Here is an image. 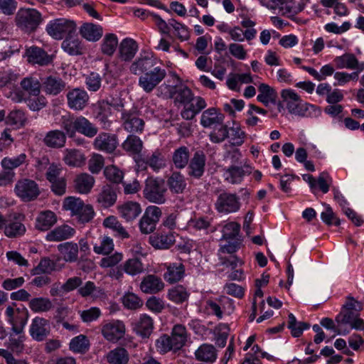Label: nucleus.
I'll return each mask as SVG.
<instances>
[{
	"label": "nucleus",
	"mask_w": 364,
	"mask_h": 364,
	"mask_svg": "<svg viewBox=\"0 0 364 364\" xmlns=\"http://www.w3.org/2000/svg\"><path fill=\"white\" fill-rule=\"evenodd\" d=\"M84 205L80 198L72 196L67 197L63 202V208L67 210H70L73 215L79 212Z\"/></svg>",
	"instance_id": "62"
},
{
	"label": "nucleus",
	"mask_w": 364,
	"mask_h": 364,
	"mask_svg": "<svg viewBox=\"0 0 364 364\" xmlns=\"http://www.w3.org/2000/svg\"><path fill=\"white\" fill-rule=\"evenodd\" d=\"M338 68H348L358 71L364 70V62L359 63L358 58L353 53H346L334 59Z\"/></svg>",
	"instance_id": "25"
},
{
	"label": "nucleus",
	"mask_w": 364,
	"mask_h": 364,
	"mask_svg": "<svg viewBox=\"0 0 364 364\" xmlns=\"http://www.w3.org/2000/svg\"><path fill=\"white\" fill-rule=\"evenodd\" d=\"M138 50L136 42L132 38H127L122 41L119 46V58L124 61H130Z\"/></svg>",
	"instance_id": "31"
},
{
	"label": "nucleus",
	"mask_w": 364,
	"mask_h": 364,
	"mask_svg": "<svg viewBox=\"0 0 364 364\" xmlns=\"http://www.w3.org/2000/svg\"><path fill=\"white\" fill-rule=\"evenodd\" d=\"M162 215L161 210L156 205H150L146 208L144 215L139 221V228L142 233L149 234L153 232L157 223Z\"/></svg>",
	"instance_id": "9"
},
{
	"label": "nucleus",
	"mask_w": 364,
	"mask_h": 364,
	"mask_svg": "<svg viewBox=\"0 0 364 364\" xmlns=\"http://www.w3.org/2000/svg\"><path fill=\"white\" fill-rule=\"evenodd\" d=\"M117 144V136L106 132L100 133L93 141V146L95 149L108 154L114 152Z\"/></svg>",
	"instance_id": "19"
},
{
	"label": "nucleus",
	"mask_w": 364,
	"mask_h": 364,
	"mask_svg": "<svg viewBox=\"0 0 364 364\" xmlns=\"http://www.w3.org/2000/svg\"><path fill=\"white\" fill-rule=\"evenodd\" d=\"M167 185L171 193H183L186 188L185 177L180 172L175 171L167 179Z\"/></svg>",
	"instance_id": "38"
},
{
	"label": "nucleus",
	"mask_w": 364,
	"mask_h": 364,
	"mask_svg": "<svg viewBox=\"0 0 364 364\" xmlns=\"http://www.w3.org/2000/svg\"><path fill=\"white\" fill-rule=\"evenodd\" d=\"M308 1L309 0H273V3L284 14H292L301 11Z\"/></svg>",
	"instance_id": "24"
},
{
	"label": "nucleus",
	"mask_w": 364,
	"mask_h": 364,
	"mask_svg": "<svg viewBox=\"0 0 364 364\" xmlns=\"http://www.w3.org/2000/svg\"><path fill=\"white\" fill-rule=\"evenodd\" d=\"M26 158L25 154H21L16 157L6 156L1 160V165L5 170L13 171L26 163Z\"/></svg>",
	"instance_id": "52"
},
{
	"label": "nucleus",
	"mask_w": 364,
	"mask_h": 364,
	"mask_svg": "<svg viewBox=\"0 0 364 364\" xmlns=\"http://www.w3.org/2000/svg\"><path fill=\"white\" fill-rule=\"evenodd\" d=\"M104 157L99 154H93L88 161V168L92 173H98L104 166Z\"/></svg>",
	"instance_id": "64"
},
{
	"label": "nucleus",
	"mask_w": 364,
	"mask_h": 364,
	"mask_svg": "<svg viewBox=\"0 0 364 364\" xmlns=\"http://www.w3.org/2000/svg\"><path fill=\"white\" fill-rule=\"evenodd\" d=\"M142 146L143 143L139 137L133 134L129 135L122 144V148L132 154H139L141 151Z\"/></svg>",
	"instance_id": "54"
},
{
	"label": "nucleus",
	"mask_w": 364,
	"mask_h": 364,
	"mask_svg": "<svg viewBox=\"0 0 364 364\" xmlns=\"http://www.w3.org/2000/svg\"><path fill=\"white\" fill-rule=\"evenodd\" d=\"M189 294L183 286H176L168 291V297L176 304H181L188 299Z\"/></svg>",
	"instance_id": "55"
},
{
	"label": "nucleus",
	"mask_w": 364,
	"mask_h": 364,
	"mask_svg": "<svg viewBox=\"0 0 364 364\" xmlns=\"http://www.w3.org/2000/svg\"><path fill=\"white\" fill-rule=\"evenodd\" d=\"M190 161L189 149L182 146L175 149L172 155V161L176 168H185Z\"/></svg>",
	"instance_id": "43"
},
{
	"label": "nucleus",
	"mask_w": 364,
	"mask_h": 364,
	"mask_svg": "<svg viewBox=\"0 0 364 364\" xmlns=\"http://www.w3.org/2000/svg\"><path fill=\"white\" fill-rule=\"evenodd\" d=\"M27 121L25 113L21 109H14L6 117V123L17 127H23Z\"/></svg>",
	"instance_id": "53"
},
{
	"label": "nucleus",
	"mask_w": 364,
	"mask_h": 364,
	"mask_svg": "<svg viewBox=\"0 0 364 364\" xmlns=\"http://www.w3.org/2000/svg\"><path fill=\"white\" fill-rule=\"evenodd\" d=\"M77 291L82 297L90 296L93 299L105 297L104 290L101 287L95 286L94 282L90 281L87 282L83 286L80 287Z\"/></svg>",
	"instance_id": "40"
},
{
	"label": "nucleus",
	"mask_w": 364,
	"mask_h": 364,
	"mask_svg": "<svg viewBox=\"0 0 364 364\" xmlns=\"http://www.w3.org/2000/svg\"><path fill=\"white\" fill-rule=\"evenodd\" d=\"M167 188L163 179L148 178L143 190L144 197L151 203L164 204L166 201Z\"/></svg>",
	"instance_id": "5"
},
{
	"label": "nucleus",
	"mask_w": 364,
	"mask_h": 364,
	"mask_svg": "<svg viewBox=\"0 0 364 364\" xmlns=\"http://www.w3.org/2000/svg\"><path fill=\"white\" fill-rule=\"evenodd\" d=\"M33 97L30 96L24 100L31 110L38 112L46 106L47 100L43 95L39 94L38 96Z\"/></svg>",
	"instance_id": "60"
},
{
	"label": "nucleus",
	"mask_w": 364,
	"mask_h": 364,
	"mask_svg": "<svg viewBox=\"0 0 364 364\" xmlns=\"http://www.w3.org/2000/svg\"><path fill=\"white\" fill-rule=\"evenodd\" d=\"M15 191L16 195L26 202L36 199L40 194L36 182L28 178L18 181L15 186Z\"/></svg>",
	"instance_id": "10"
},
{
	"label": "nucleus",
	"mask_w": 364,
	"mask_h": 364,
	"mask_svg": "<svg viewBox=\"0 0 364 364\" xmlns=\"http://www.w3.org/2000/svg\"><path fill=\"white\" fill-rule=\"evenodd\" d=\"M76 30L74 21L65 18L51 21L46 26L48 33L55 39H62L65 35H70Z\"/></svg>",
	"instance_id": "7"
},
{
	"label": "nucleus",
	"mask_w": 364,
	"mask_h": 364,
	"mask_svg": "<svg viewBox=\"0 0 364 364\" xmlns=\"http://www.w3.org/2000/svg\"><path fill=\"white\" fill-rule=\"evenodd\" d=\"M56 221V215L53 212L50 210L43 211L36 218V228L41 231L48 230Z\"/></svg>",
	"instance_id": "42"
},
{
	"label": "nucleus",
	"mask_w": 364,
	"mask_h": 364,
	"mask_svg": "<svg viewBox=\"0 0 364 364\" xmlns=\"http://www.w3.org/2000/svg\"><path fill=\"white\" fill-rule=\"evenodd\" d=\"M103 225L107 228L112 229L116 233L117 236L122 239L129 237L127 231L114 216L112 215L106 218L103 221Z\"/></svg>",
	"instance_id": "48"
},
{
	"label": "nucleus",
	"mask_w": 364,
	"mask_h": 364,
	"mask_svg": "<svg viewBox=\"0 0 364 364\" xmlns=\"http://www.w3.org/2000/svg\"><path fill=\"white\" fill-rule=\"evenodd\" d=\"M50 331L49 321L42 317H35L30 326L29 332L35 341H42L49 335Z\"/></svg>",
	"instance_id": "16"
},
{
	"label": "nucleus",
	"mask_w": 364,
	"mask_h": 364,
	"mask_svg": "<svg viewBox=\"0 0 364 364\" xmlns=\"http://www.w3.org/2000/svg\"><path fill=\"white\" fill-rule=\"evenodd\" d=\"M187 341V332L184 326L175 325L171 336L163 334L156 341V347L160 353L180 350Z\"/></svg>",
	"instance_id": "3"
},
{
	"label": "nucleus",
	"mask_w": 364,
	"mask_h": 364,
	"mask_svg": "<svg viewBox=\"0 0 364 364\" xmlns=\"http://www.w3.org/2000/svg\"><path fill=\"white\" fill-rule=\"evenodd\" d=\"M102 333L107 341L117 342L124 336L125 326L121 321H113L102 326Z\"/></svg>",
	"instance_id": "18"
},
{
	"label": "nucleus",
	"mask_w": 364,
	"mask_h": 364,
	"mask_svg": "<svg viewBox=\"0 0 364 364\" xmlns=\"http://www.w3.org/2000/svg\"><path fill=\"white\" fill-rule=\"evenodd\" d=\"M55 269V263L49 258L42 259L37 267L31 271L32 274L51 273Z\"/></svg>",
	"instance_id": "59"
},
{
	"label": "nucleus",
	"mask_w": 364,
	"mask_h": 364,
	"mask_svg": "<svg viewBox=\"0 0 364 364\" xmlns=\"http://www.w3.org/2000/svg\"><path fill=\"white\" fill-rule=\"evenodd\" d=\"M172 97L176 104L183 105L181 117L187 120L193 119L206 106L205 100L201 97H194L192 91L186 86L176 89Z\"/></svg>",
	"instance_id": "1"
},
{
	"label": "nucleus",
	"mask_w": 364,
	"mask_h": 364,
	"mask_svg": "<svg viewBox=\"0 0 364 364\" xmlns=\"http://www.w3.org/2000/svg\"><path fill=\"white\" fill-rule=\"evenodd\" d=\"M156 59L151 53L141 55L129 67L130 72L134 75L145 73L156 67Z\"/></svg>",
	"instance_id": "17"
},
{
	"label": "nucleus",
	"mask_w": 364,
	"mask_h": 364,
	"mask_svg": "<svg viewBox=\"0 0 364 364\" xmlns=\"http://www.w3.org/2000/svg\"><path fill=\"white\" fill-rule=\"evenodd\" d=\"M134 331L142 338H149L154 329V321L147 314L140 315L138 320L134 323Z\"/></svg>",
	"instance_id": "29"
},
{
	"label": "nucleus",
	"mask_w": 364,
	"mask_h": 364,
	"mask_svg": "<svg viewBox=\"0 0 364 364\" xmlns=\"http://www.w3.org/2000/svg\"><path fill=\"white\" fill-rule=\"evenodd\" d=\"M120 215L127 221L136 219L141 212L140 205L136 202H127L118 208Z\"/></svg>",
	"instance_id": "39"
},
{
	"label": "nucleus",
	"mask_w": 364,
	"mask_h": 364,
	"mask_svg": "<svg viewBox=\"0 0 364 364\" xmlns=\"http://www.w3.org/2000/svg\"><path fill=\"white\" fill-rule=\"evenodd\" d=\"M251 173V167L244 163L242 166H230L225 171V178L227 181L232 184L240 183L245 175Z\"/></svg>",
	"instance_id": "22"
},
{
	"label": "nucleus",
	"mask_w": 364,
	"mask_h": 364,
	"mask_svg": "<svg viewBox=\"0 0 364 364\" xmlns=\"http://www.w3.org/2000/svg\"><path fill=\"white\" fill-rule=\"evenodd\" d=\"M224 116L218 113L215 108H210L204 111L201 116L200 123L204 127H209L223 122Z\"/></svg>",
	"instance_id": "46"
},
{
	"label": "nucleus",
	"mask_w": 364,
	"mask_h": 364,
	"mask_svg": "<svg viewBox=\"0 0 364 364\" xmlns=\"http://www.w3.org/2000/svg\"><path fill=\"white\" fill-rule=\"evenodd\" d=\"M29 307L34 312H46L53 307L51 301L45 297H38L30 300Z\"/></svg>",
	"instance_id": "50"
},
{
	"label": "nucleus",
	"mask_w": 364,
	"mask_h": 364,
	"mask_svg": "<svg viewBox=\"0 0 364 364\" xmlns=\"http://www.w3.org/2000/svg\"><path fill=\"white\" fill-rule=\"evenodd\" d=\"M20 85L23 90L30 96H38L41 93V90H42L41 80L39 81L33 76L24 77L21 81Z\"/></svg>",
	"instance_id": "44"
},
{
	"label": "nucleus",
	"mask_w": 364,
	"mask_h": 364,
	"mask_svg": "<svg viewBox=\"0 0 364 364\" xmlns=\"http://www.w3.org/2000/svg\"><path fill=\"white\" fill-rule=\"evenodd\" d=\"M106 359L109 364H127L129 354L124 348L117 347L107 354Z\"/></svg>",
	"instance_id": "41"
},
{
	"label": "nucleus",
	"mask_w": 364,
	"mask_h": 364,
	"mask_svg": "<svg viewBox=\"0 0 364 364\" xmlns=\"http://www.w3.org/2000/svg\"><path fill=\"white\" fill-rule=\"evenodd\" d=\"M184 274V266L182 263H173L167 267L164 277L166 282L173 284L180 281Z\"/></svg>",
	"instance_id": "45"
},
{
	"label": "nucleus",
	"mask_w": 364,
	"mask_h": 364,
	"mask_svg": "<svg viewBox=\"0 0 364 364\" xmlns=\"http://www.w3.org/2000/svg\"><path fill=\"white\" fill-rule=\"evenodd\" d=\"M95 182V180L92 176L87 173H80L75 178V189L80 193H88L94 186Z\"/></svg>",
	"instance_id": "33"
},
{
	"label": "nucleus",
	"mask_w": 364,
	"mask_h": 364,
	"mask_svg": "<svg viewBox=\"0 0 364 364\" xmlns=\"http://www.w3.org/2000/svg\"><path fill=\"white\" fill-rule=\"evenodd\" d=\"M166 76L165 69L159 66L145 73L139 79V85L146 93H150Z\"/></svg>",
	"instance_id": "6"
},
{
	"label": "nucleus",
	"mask_w": 364,
	"mask_h": 364,
	"mask_svg": "<svg viewBox=\"0 0 364 364\" xmlns=\"http://www.w3.org/2000/svg\"><path fill=\"white\" fill-rule=\"evenodd\" d=\"M117 200V193L114 187L110 184H105L97 195V202L102 208L112 206Z\"/></svg>",
	"instance_id": "27"
},
{
	"label": "nucleus",
	"mask_w": 364,
	"mask_h": 364,
	"mask_svg": "<svg viewBox=\"0 0 364 364\" xmlns=\"http://www.w3.org/2000/svg\"><path fill=\"white\" fill-rule=\"evenodd\" d=\"M117 45L118 39L116 35L113 33L107 34L102 41L101 50L103 54L111 56L116 50Z\"/></svg>",
	"instance_id": "51"
},
{
	"label": "nucleus",
	"mask_w": 364,
	"mask_h": 364,
	"mask_svg": "<svg viewBox=\"0 0 364 364\" xmlns=\"http://www.w3.org/2000/svg\"><path fill=\"white\" fill-rule=\"evenodd\" d=\"M104 174L107 180L114 183H119L123 178V173L115 166H108L104 170Z\"/></svg>",
	"instance_id": "63"
},
{
	"label": "nucleus",
	"mask_w": 364,
	"mask_h": 364,
	"mask_svg": "<svg viewBox=\"0 0 364 364\" xmlns=\"http://www.w3.org/2000/svg\"><path fill=\"white\" fill-rule=\"evenodd\" d=\"M164 288L161 279L154 274L144 277L140 284L141 290L146 294H156Z\"/></svg>",
	"instance_id": "26"
},
{
	"label": "nucleus",
	"mask_w": 364,
	"mask_h": 364,
	"mask_svg": "<svg viewBox=\"0 0 364 364\" xmlns=\"http://www.w3.org/2000/svg\"><path fill=\"white\" fill-rule=\"evenodd\" d=\"M58 251L66 262H75L78 257V246L74 242H65L58 246Z\"/></svg>",
	"instance_id": "47"
},
{
	"label": "nucleus",
	"mask_w": 364,
	"mask_h": 364,
	"mask_svg": "<svg viewBox=\"0 0 364 364\" xmlns=\"http://www.w3.org/2000/svg\"><path fill=\"white\" fill-rule=\"evenodd\" d=\"M6 315L12 325V331L16 334L21 333L28 318V310L25 308L15 309L9 306L6 309Z\"/></svg>",
	"instance_id": "12"
},
{
	"label": "nucleus",
	"mask_w": 364,
	"mask_h": 364,
	"mask_svg": "<svg viewBox=\"0 0 364 364\" xmlns=\"http://www.w3.org/2000/svg\"><path fill=\"white\" fill-rule=\"evenodd\" d=\"M68 107L74 110H82L87 105L89 96L87 93L81 89L75 88L67 93Z\"/></svg>",
	"instance_id": "20"
},
{
	"label": "nucleus",
	"mask_w": 364,
	"mask_h": 364,
	"mask_svg": "<svg viewBox=\"0 0 364 364\" xmlns=\"http://www.w3.org/2000/svg\"><path fill=\"white\" fill-rule=\"evenodd\" d=\"M42 90L50 96H57L66 89L67 83L60 77L48 75L41 78Z\"/></svg>",
	"instance_id": "14"
},
{
	"label": "nucleus",
	"mask_w": 364,
	"mask_h": 364,
	"mask_svg": "<svg viewBox=\"0 0 364 364\" xmlns=\"http://www.w3.org/2000/svg\"><path fill=\"white\" fill-rule=\"evenodd\" d=\"M282 97L286 102L288 111L293 114L304 117L308 109L307 105L304 103L300 97L291 90H284Z\"/></svg>",
	"instance_id": "11"
},
{
	"label": "nucleus",
	"mask_w": 364,
	"mask_h": 364,
	"mask_svg": "<svg viewBox=\"0 0 364 364\" xmlns=\"http://www.w3.org/2000/svg\"><path fill=\"white\" fill-rule=\"evenodd\" d=\"M4 233L9 238H16L23 236L26 228L20 221L15 220H7L5 226H4Z\"/></svg>",
	"instance_id": "36"
},
{
	"label": "nucleus",
	"mask_w": 364,
	"mask_h": 364,
	"mask_svg": "<svg viewBox=\"0 0 364 364\" xmlns=\"http://www.w3.org/2000/svg\"><path fill=\"white\" fill-rule=\"evenodd\" d=\"M123 269L124 272L134 276L144 271V265L139 259L132 258L124 262Z\"/></svg>",
	"instance_id": "56"
},
{
	"label": "nucleus",
	"mask_w": 364,
	"mask_h": 364,
	"mask_svg": "<svg viewBox=\"0 0 364 364\" xmlns=\"http://www.w3.org/2000/svg\"><path fill=\"white\" fill-rule=\"evenodd\" d=\"M66 134L65 132L61 130H51L46 133L43 141L49 148L60 149L65 144Z\"/></svg>",
	"instance_id": "28"
},
{
	"label": "nucleus",
	"mask_w": 364,
	"mask_h": 364,
	"mask_svg": "<svg viewBox=\"0 0 364 364\" xmlns=\"http://www.w3.org/2000/svg\"><path fill=\"white\" fill-rule=\"evenodd\" d=\"M150 244L156 249L167 250L172 247L176 242L174 232H160L149 237Z\"/></svg>",
	"instance_id": "23"
},
{
	"label": "nucleus",
	"mask_w": 364,
	"mask_h": 364,
	"mask_svg": "<svg viewBox=\"0 0 364 364\" xmlns=\"http://www.w3.org/2000/svg\"><path fill=\"white\" fill-rule=\"evenodd\" d=\"M240 205V198L236 194L223 192L218 196L215 208L220 213L229 214L238 211Z\"/></svg>",
	"instance_id": "8"
},
{
	"label": "nucleus",
	"mask_w": 364,
	"mask_h": 364,
	"mask_svg": "<svg viewBox=\"0 0 364 364\" xmlns=\"http://www.w3.org/2000/svg\"><path fill=\"white\" fill-rule=\"evenodd\" d=\"M195 357L198 361L213 363L217 359V350L212 344L203 343L196 350Z\"/></svg>",
	"instance_id": "32"
},
{
	"label": "nucleus",
	"mask_w": 364,
	"mask_h": 364,
	"mask_svg": "<svg viewBox=\"0 0 364 364\" xmlns=\"http://www.w3.org/2000/svg\"><path fill=\"white\" fill-rule=\"evenodd\" d=\"M188 166V175L193 178H200L205 172L206 161L205 154L203 151H196L189 161Z\"/></svg>",
	"instance_id": "15"
},
{
	"label": "nucleus",
	"mask_w": 364,
	"mask_h": 364,
	"mask_svg": "<svg viewBox=\"0 0 364 364\" xmlns=\"http://www.w3.org/2000/svg\"><path fill=\"white\" fill-rule=\"evenodd\" d=\"M80 33L87 41L95 42L101 38L103 29L101 26L92 23H85L80 27Z\"/></svg>",
	"instance_id": "35"
},
{
	"label": "nucleus",
	"mask_w": 364,
	"mask_h": 364,
	"mask_svg": "<svg viewBox=\"0 0 364 364\" xmlns=\"http://www.w3.org/2000/svg\"><path fill=\"white\" fill-rule=\"evenodd\" d=\"M26 55L30 63L38 64L41 66L47 65L53 61L51 55H49L43 49L37 46H31L27 48Z\"/></svg>",
	"instance_id": "21"
},
{
	"label": "nucleus",
	"mask_w": 364,
	"mask_h": 364,
	"mask_svg": "<svg viewBox=\"0 0 364 364\" xmlns=\"http://www.w3.org/2000/svg\"><path fill=\"white\" fill-rule=\"evenodd\" d=\"M64 163L70 167H81L85 164V154L76 149H66L63 158Z\"/></svg>",
	"instance_id": "30"
},
{
	"label": "nucleus",
	"mask_w": 364,
	"mask_h": 364,
	"mask_svg": "<svg viewBox=\"0 0 364 364\" xmlns=\"http://www.w3.org/2000/svg\"><path fill=\"white\" fill-rule=\"evenodd\" d=\"M75 233V230L74 228L68 225H63L48 233L46 240L50 242L65 240L73 236Z\"/></svg>",
	"instance_id": "34"
},
{
	"label": "nucleus",
	"mask_w": 364,
	"mask_h": 364,
	"mask_svg": "<svg viewBox=\"0 0 364 364\" xmlns=\"http://www.w3.org/2000/svg\"><path fill=\"white\" fill-rule=\"evenodd\" d=\"M70 348L74 352L85 353L89 348V341L85 336L80 335L71 340Z\"/></svg>",
	"instance_id": "58"
},
{
	"label": "nucleus",
	"mask_w": 364,
	"mask_h": 364,
	"mask_svg": "<svg viewBox=\"0 0 364 364\" xmlns=\"http://www.w3.org/2000/svg\"><path fill=\"white\" fill-rule=\"evenodd\" d=\"M122 122L124 129L130 133H141L144 127V121L135 110H124L122 112Z\"/></svg>",
	"instance_id": "13"
},
{
	"label": "nucleus",
	"mask_w": 364,
	"mask_h": 364,
	"mask_svg": "<svg viewBox=\"0 0 364 364\" xmlns=\"http://www.w3.org/2000/svg\"><path fill=\"white\" fill-rule=\"evenodd\" d=\"M16 24L26 33H31L36 31L43 21L41 14L35 9H20L15 17Z\"/></svg>",
	"instance_id": "4"
},
{
	"label": "nucleus",
	"mask_w": 364,
	"mask_h": 364,
	"mask_svg": "<svg viewBox=\"0 0 364 364\" xmlns=\"http://www.w3.org/2000/svg\"><path fill=\"white\" fill-rule=\"evenodd\" d=\"M61 47L65 52L71 55H82L84 52V47L80 39L71 34L63 41Z\"/></svg>",
	"instance_id": "37"
},
{
	"label": "nucleus",
	"mask_w": 364,
	"mask_h": 364,
	"mask_svg": "<svg viewBox=\"0 0 364 364\" xmlns=\"http://www.w3.org/2000/svg\"><path fill=\"white\" fill-rule=\"evenodd\" d=\"M209 137L213 143L218 144L224 141L229 137L228 126L223 122L215 125L213 130L209 134Z\"/></svg>",
	"instance_id": "49"
},
{
	"label": "nucleus",
	"mask_w": 364,
	"mask_h": 364,
	"mask_svg": "<svg viewBox=\"0 0 364 364\" xmlns=\"http://www.w3.org/2000/svg\"><path fill=\"white\" fill-rule=\"evenodd\" d=\"M229 132H230L229 137L232 146H239L244 143L246 134L239 126L230 127Z\"/></svg>",
	"instance_id": "61"
},
{
	"label": "nucleus",
	"mask_w": 364,
	"mask_h": 364,
	"mask_svg": "<svg viewBox=\"0 0 364 364\" xmlns=\"http://www.w3.org/2000/svg\"><path fill=\"white\" fill-rule=\"evenodd\" d=\"M61 127L70 138L75 136L79 132L84 136L92 138L98 132V129L89 119L83 116L73 117L65 115L60 119Z\"/></svg>",
	"instance_id": "2"
},
{
	"label": "nucleus",
	"mask_w": 364,
	"mask_h": 364,
	"mask_svg": "<svg viewBox=\"0 0 364 364\" xmlns=\"http://www.w3.org/2000/svg\"><path fill=\"white\" fill-rule=\"evenodd\" d=\"M114 250V243L112 238L103 236L100 244H95L94 251L97 254L108 255Z\"/></svg>",
	"instance_id": "57"
}]
</instances>
